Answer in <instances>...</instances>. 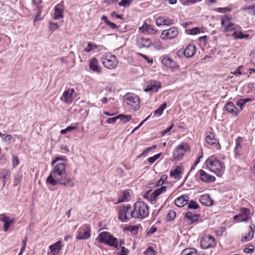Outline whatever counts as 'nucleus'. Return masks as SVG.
Wrapping results in <instances>:
<instances>
[{
  "instance_id": "nucleus-1",
  "label": "nucleus",
  "mask_w": 255,
  "mask_h": 255,
  "mask_svg": "<svg viewBox=\"0 0 255 255\" xmlns=\"http://www.w3.org/2000/svg\"><path fill=\"white\" fill-rule=\"evenodd\" d=\"M47 183L55 186L59 184L72 187L74 183L71 178L68 177L66 171V164L64 162H59L55 164L53 171L46 179Z\"/></svg>"
},
{
  "instance_id": "nucleus-2",
  "label": "nucleus",
  "mask_w": 255,
  "mask_h": 255,
  "mask_svg": "<svg viewBox=\"0 0 255 255\" xmlns=\"http://www.w3.org/2000/svg\"><path fill=\"white\" fill-rule=\"evenodd\" d=\"M130 216L133 218L143 219L148 215V206L142 201H137L134 203V209Z\"/></svg>"
},
{
  "instance_id": "nucleus-3",
  "label": "nucleus",
  "mask_w": 255,
  "mask_h": 255,
  "mask_svg": "<svg viewBox=\"0 0 255 255\" xmlns=\"http://www.w3.org/2000/svg\"><path fill=\"white\" fill-rule=\"evenodd\" d=\"M207 167L214 172L218 176L221 177L224 172L223 164L218 159L208 158L206 162Z\"/></svg>"
},
{
  "instance_id": "nucleus-4",
  "label": "nucleus",
  "mask_w": 255,
  "mask_h": 255,
  "mask_svg": "<svg viewBox=\"0 0 255 255\" xmlns=\"http://www.w3.org/2000/svg\"><path fill=\"white\" fill-rule=\"evenodd\" d=\"M101 61L104 67L109 69L116 68L119 63L116 56L110 53L103 55L101 58Z\"/></svg>"
},
{
  "instance_id": "nucleus-5",
  "label": "nucleus",
  "mask_w": 255,
  "mask_h": 255,
  "mask_svg": "<svg viewBox=\"0 0 255 255\" xmlns=\"http://www.w3.org/2000/svg\"><path fill=\"white\" fill-rule=\"evenodd\" d=\"M127 104L134 111H137L140 107V100L137 95L129 93L125 95Z\"/></svg>"
},
{
  "instance_id": "nucleus-6",
  "label": "nucleus",
  "mask_w": 255,
  "mask_h": 255,
  "mask_svg": "<svg viewBox=\"0 0 255 255\" xmlns=\"http://www.w3.org/2000/svg\"><path fill=\"white\" fill-rule=\"evenodd\" d=\"M132 211V207L130 206L121 207L119 211V219L123 222H127L129 219L132 218L130 215Z\"/></svg>"
},
{
  "instance_id": "nucleus-7",
  "label": "nucleus",
  "mask_w": 255,
  "mask_h": 255,
  "mask_svg": "<svg viewBox=\"0 0 255 255\" xmlns=\"http://www.w3.org/2000/svg\"><path fill=\"white\" fill-rule=\"evenodd\" d=\"M90 232L91 229L89 226L84 225L78 230L76 239L80 240H87L90 237Z\"/></svg>"
},
{
  "instance_id": "nucleus-8",
  "label": "nucleus",
  "mask_w": 255,
  "mask_h": 255,
  "mask_svg": "<svg viewBox=\"0 0 255 255\" xmlns=\"http://www.w3.org/2000/svg\"><path fill=\"white\" fill-rule=\"evenodd\" d=\"M178 34V28L172 27L168 29L162 31L160 37L163 40L171 39L176 37Z\"/></svg>"
},
{
  "instance_id": "nucleus-9",
  "label": "nucleus",
  "mask_w": 255,
  "mask_h": 255,
  "mask_svg": "<svg viewBox=\"0 0 255 255\" xmlns=\"http://www.w3.org/2000/svg\"><path fill=\"white\" fill-rule=\"evenodd\" d=\"M216 245L214 238L211 236H206L203 237L200 241V247L202 249H207L213 248Z\"/></svg>"
},
{
  "instance_id": "nucleus-10",
  "label": "nucleus",
  "mask_w": 255,
  "mask_h": 255,
  "mask_svg": "<svg viewBox=\"0 0 255 255\" xmlns=\"http://www.w3.org/2000/svg\"><path fill=\"white\" fill-rule=\"evenodd\" d=\"M221 25L224 28V32L231 31L236 29V25L231 22L230 18L227 16H224L222 17Z\"/></svg>"
},
{
  "instance_id": "nucleus-11",
  "label": "nucleus",
  "mask_w": 255,
  "mask_h": 255,
  "mask_svg": "<svg viewBox=\"0 0 255 255\" xmlns=\"http://www.w3.org/2000/svg\"><path fill=\"white\" fill-rule=\"evenodd\" d=\"M250 210L246 208H242L239 214L234 217V220L238 222L247 221Z\"/></svg>"
},
{
  "instance_id": "nucleus-12",
  "label": "nucleus",
  "mask_w": 255,
  "mask_h": 255,
  "mask_svg": "<svg viewBox=\"0 0 255 255\" xmlns=\"http://www.w3.org/2000/svg\"><path fill=\"white\" fill-rule=\"evenodd\" d=\"M0 221L4 223L3 229L4 232H7L10 226L15 222V220L14 218L10 219L4 214H2L0 215Z\"/></svg>"
},
{
  "instance_id": "nucleus-13",
  "label": "nucleus",
  "mask_w": 255,
  "mask_h": 255,
  "mask_svg": "<svg viewBox=\"0 0 255 255\" xmlns=\"http://www.w3.org/2000/svg\"><path fill=\"white\" fill-rule=\"evenodd\" d=\"M139 30L142 33L152 35L156 34L157 32L153 25L148 24L145 22L139 28Z\"/></svg>"
},
{
  "instance_id": "nucleus-14",
  "label": "nucleus",
  "mask_w": 255,
  "mask_h": 255,
  "mask_svg": "<svg viewBox=\"0 0 255 255\" xmlns=\"http://www.w3.org/2000/svg\"><path fill=\"white\" fill-rule=\"evenodd\" d=\"M200 179L206 183H212L215 181L216 178L214 176L211 175L207 173L205 171L200 169L199 171Z\"/></svg>"
},
{
  "instance_id": "nucleus-15",
  "label": "nucleus",
  "mask_w": 255,
  "mask_h": 255,
  "mask_svg": "<svg viewBox=\"0 0 255 255\" xmlns=\"http://www.w3.org/2000/svg\"><path fill=\"white\" fill-rule=\"evenodd\" d=\"M136 44L139 48H148L151 45V41L149 38L141 37L137 39Z\"/></svg>"
},
{
  "instance_id": "nucleus-16",
  "label": "nucleus",
  "mask_w": 255,
  "mask_h": 255,
  "mask_svg": "<svg viewBox=\"0 0 255 255\" xmlns=\"http://www.w3.org/2000/svg\"><path fill=\"white\" fill-rule=\"evenodd\" d=\"M173 23V20L164 16H159L156 20V24L158 26L162 25H170Z\"/></svg>"
},
{
  "instance_id": "nucleus-17",
  "label": "nucleus",
  "mask_w": 255,
  "mask_h": 255,
  "mask_svg": "<svg viewBox=\"0 0 255 255\" xmlns=\"http://www.w3.org/2000/svg\"><path fill=\"white\" fill-rule=\"evenodd\" d=\"M74 92V89H69L66 90L63 94V101L67 104H71L72 102V95Z\"/></svg>"
},
{
  "instance_id": "nucleus-18",
  "label": "nucleus",
  "mask_w": 255,
  "mask_h": 255,
  "mask_svg": "<svg viewBox=\"0 0 255 255\" xmlns=\"http://www.w3.org/2000/svg\"><path fill=\"white\" fill-rule=\"evenodd\" d=\"M255 226L252 224L249 226V231L247 235L242 237L241 241L242 242H246L251 241L254 237Z\"/></svg>"
},
{
  "instance_id": "nucleus-19",
  "label": "nucleus",
  "mask_w": 255,
  "mask_h": 255,
  "mask_svg": "<svg viewBox=\"0 0 255 255\" xmlns=\"http://www.w3.org/2000/svg\"><path fill=\"white\" fill-rule=\"evenodd\" d=\"M62 242L61 241H58L56 243L52 245H51L49 247V248L51 250V254L50 255H56L58 253H59L60 250L62 247Z\"/></svg>"
},
{
  "instance_id": "nucleus-20",
  "label": "nucleus",
  "mask_w": 255,
  "mask_h": 255,
  "mask_svg": "<svg viewBox=\"0 0 255 255\" xmlns=\"http://www.w3.org/2000/svg\"><path fill=\"white\" fill-rule=\"evenodd\" d=\"M166 191V186H162L161 187L155 189L150 196V199L151 201H155L157 197L162 193Z\"/></svg>"
},
{
  "instance_id": "nucleus-21",
  "label": "nucleus",
  "mask_w": 255,
  "mask_h": 255,
  "mask_svg": "<svg viewBox=\"0 0 255 255\" xmlns=\"http://www.w3.org/2000/svg\"><path fill=\"white\" fill-rule=\"evenodd\" d=\"M225 109L235 116H238V109L232 102H228L225 106Z\"/></svg>"
},
{
  "instance_id": "nucleus-22",
  "label": "nucleus",
  "mask_w": 255,
  "mask_h": 255,
  "mask_svg": "<svg viewBox=\"0 0 255 255\" xmlns=\"http://www.w3.org/2000/svg\"><path fill=\"white\" fill-rule=\"evenodd\" d=\"M196 52L195 46L189 45L183 51L184 55L187 58L192 57Z\"/></svg>"
},
{
  "instance_id": "nucleus-23",
  "label": "nucleus",
  "mask_w": 255,
  "mask_h": 255,
  "mask_svg": "<svg viewBox=\"0 0 255 255\" xmlns=\"http://www.w3.org/2000/svg\"><path fill=\"white\" fill-rule=\"evenodd\" d=\"M188 198L187 195H183L175 200V204L179 207H182L188 203Z\"/></svg>"
},
{
  "instance_id": "nucleus-24",
  "label": "nucleus",
  "mask_w": 255,
  "mask_h": 255,
  "mask_svg": "<svg viewBox=\"0 0 255 255\" xmlns=\"http://www.w3.org/2000/svg\"><path fill=\"white\" fill-rule=\"evenodd\" d=\"M205 140L208 144L211 145H215L216 146H219L218 141L217 139L215 137L214 133L210 132L209 134L206 135Z\"/></svg>"
},
{
  "instance_id": "nucleus-25",
  "label": "nucleus",
  "mask_w": 255,
  "mask_h": 255,
  "mask_svg": "<svg viewBox=\"0 0 255 255\" xmlns=\"http://www.w3.org/2000/svg\"><path fill=\"white\" fill-rule=\"evenodd\" d=\"M201 204L206 206H211L213 204V201L210 198L209 194H204L200 197Z\"/></svg>"
},
{
  "instance_id": "nucleus-26",
  "label": "nucleus",
  "mask_w": 255,
  "mask_h": 255,
  "mask_svg": "<svg viewBox=\"0 0 255 255\" xmlns=\"http://www.w3.org/2000/svg\"><path fill=\"white\" fill-rule=\"evenodd\" d=\"M162 64L166 67L174 68L175 66V62L170 57H164L161 61Z\"/></svg>"
},
{
  "instance_id": "nucleus-27",
  "label": "nucleus",
  "mask_w": 255,
  "mask_h": 255,
  "mask_svg": "<svg viewBox=\"0 0 255 255\" xmlns=\"http://www.w3.org/2000/svg\"><path fill=\"white\" fill-rule=\"evenodd\" d=\"M98 60L95 58H94L91 60L89 66L91 70L94 72L99 73L100 72V68L98 65Z\"/></svg>"
},
{
  "instance_id": "nucleus-28",
  "label": "nucleus",
  "mask_w": 255,
  "mask_h": 255,
  "mask_svg": "<svg viewBox=\"0 0 255 255\" xmlns=\"http://www.w3.org/2000/svg\"><path fill=\"white\" fill-rule=\"evenodd\" d=\"M199 217V214H193L191 212H188L185 215V217L191 221L192 223L197 221Z\"/></svg>"
},
{
  "instance_id": "nucleus-29",
  "label": "nucleus",
  "mask_w": 255,
  "mask_h": 255,
  "mask_svg": "<svg viewBox=\"0 0 255 255\" xmlns=\"http://www.w3.org/2000/svg\"><path fill=\"white\" fill-rule=\"evenodd\" d=\"M181 173V169L180 166H177L173 170H171L170 173L171 177L175 179H179L180 178V174Z\"/></svg>"
},
{
  "instance_id": "nucleus-30",
  "label": "nucleus",
  "mask_w": 255,
  "mask_h": 255,
  "mask_svg": "<svg viewBox=\"0 0 255 255\" xmlns=\"http://www.w3.org/2000/svg\"><path fill=\"white\" fill-rule=\"evenodd\" d=\"M111 235L107 232H103L99 235L100 242L101 243H106L110 238Z\"/></svg>"
},
{
  "instance_id": "nucleus-31",
  "label": "nucleus",
  "mask_w": 255,
  "mask_h": 255,
  "mask_svg": "<svg viewBox=\"0 0 255 255\" xmlns=\"http://www.w3.org/2000/svg\"><path fill=\"white\" fill-rule=\"evenodd\" d=\"M63 9L58 6L55 7V13L54 18L55 20L59 19L63 17Z\"/></svg>"
},
{
  "instance_id": "nucleus-32",
  "label": "nucleus",
  "mask_w": 255,
  "mask_h": 255,
  "mask_svg": "<svg viewBox=\"0 0 255 255\" xmlns=\"http://www.w3.org/2000/svg\"><path fill=\"white\" fill-rule=\"evenodd\" d=\"M181 255H198L197 250L194 248H187L181 252Z\"/></svg>"
},
{
  "instance_id": "nucleus-33",
  "label": "nucleus",
  "mask_w": 255,
  "mask_h": 255,
  "mask_svg": "<svg viewBox=\"0 0 255 255\" xmlns=\"http://www.w3.org/2000/svg\"><path fill=\"white\" fill-rule=\"evenodd\" d=\"M160 85H157L156 84H150V85H147L146 87L144 89V91L147 92H156L158 89L160 88Z\"/></svg>"
},
{
  "instance_id": "nucleus-34",
  "label": "nucleus",
  "mask_w": 255,
  "mask_h": 255,
  "mask_svg": "<svg viewBox=\"0 0 255 255\" xmlns=\"http://www.w3.org/2000/svg\"><path fill=\"white\" fill-rule=\"evenodd\" d=\"M106 245H108L111 247H114L116 248L118 247V239L114 237L113 236H111L110 238H109V239L108 241L106 242L105 243Z\"/></svg>"
},
{
  "instance_id": "nucleus-35",
  "label": "nucleus",
  "mask_w": 255,
  "mask_h": 255,
  "mask_svg": "<svg viewBox=\"0 0 255 255\" xmlns=\"http://www.w3.org/2000/svg\"><path fill=\"white\" fill-rule=\"evenodd\" d=\"M9 176V171L7 170L3 169L0 172V178L2 179L3 185L4 186L6 182V179Z\"/></svg>"
},
{
  "instance_id": "nucleus-36",
  "label": "nucleus",
  "mask_w": 255,
  "mask_h": 255,
  "mask_svg": "<svg viewBox=\"0 0 255 255\" xmlns=\"http://www.w3.org/2000/svg\"><path fill=\"white\" fill-rule=\"evenodd\" d=\"M173 156L175 158L180 159L184 156V152L177 147L174 150L173 152Z\"/></svg>"
},
{
  "instance_id": "nucleus-37",
  "label": "nucleus",
  "mask_w": 255,
  "mask_h": 255,
  "mask_svg": "<svg viewBox=\"0 0 255 255\" xmlns=\"http://www.w3.org/2000/svg\"><path fill=\"white\" fill-rule=\"evenodd\" d=\"M138 226H128L124 228V230L129 231L133 235H136L138 233Z\"/></svg>"
},
{
  "instance_id": "nucleus-38",
  "label": "nucleus",
  "mask_w": 255,
  "mask_h": 255,
  "mask_svg": "<svg viewBox=\"0 0 255 255\" xmlns=\"http://www.w3.org/2000/svg\"><path fill=\"white\" fill-rule=\"evenodd\" d=\"M232 35L235 39L247 38L249 37L248 34H244L242 32L237 31H234Z\"/></svg>"
},
{
  "instance_id": "nucleus-39",
  "label": "nucleus",
  "mask_w": 255,
  "mask_h": 255,
  "mask_svg": "<svg viewBox=\"0 0 255 255\" xmlns=\"http://www.w3.org/2000/svg\"><path fill=\"white\" fill-rule=\"evenodd\" d=\"M118 119H120L124 123H126L132 119V116L131 115L120 114L118 116Z\"/></svg>"
},
{
  "instance_id": "nucleus-40",
  "label": "nucleus",
  "mask_w": 255,
  "mask_h": 255,
  "mask_svg": "<svg viewBox=\"0 0 255 255\" xmlns=\"http://www.w3.org/2000/svg\"><path fill=\"white\" fill-rule=\"evenodd\" d=\"M242 9L245 11H247L248 13L251 15H255V4L251 6L243 7Z\"/></svg>"
},
{
  "instance_id": "nucleus-41",
  "label": "nucleus",
  "mask_w": 255,
  "mask_h": 255,
  "mask_svg": "<svg viewBox=\"0 0 255 255\" xmlns=\"http://www.w3.org/2000/svg\"><path fill=\"white\" fill-rule=\"evenodd\" d=\"M167 107L166 103L161 104L160 107L154 112V115L160 116L162 115L163 111Z\"/></svg>"
},
{
  "instance_id": "nucleus-42",
  "label": "nucleus",
  "mask_w": 255,
  "mask_h": 255,
  "mask_svg": "<svg viewBox=\"0 0 255 255\" xmlns=\"http://www.w3.org/2000/svg\"><path fill=\"white\" fill-rule=\"evenodd\" d=\"M242 141V139L241 137H239L236 140V146L234 149V152L235 153L236 155L238 153V149H241L242 148V146L241 145V143Z\"/></svg>"
},
{
  "instance_id": "nucleus-43",
  "label": "nucleus",
  "mask_w": 255,
  "mask_h": 255,
  "mask_svg": "<svg viewBox=\"0 0 255 255\" xmlns=\"http://www.w3.org/2000/svg\"><path fill=\"white\" fill-rule=\"evenodd\" d=\"M177 147L181 150H183V152L185 151H188L190 149L188 144L186 142L182 143L181 144H179L178 146H177Z\"/></svg>"
},
{
  "instance_id": "nucleus-44",
  "label": "nucleus",
  "mask_w": 255,
  "mask_h": 255,
  "mask_svg": "<svg viewBox=\"0 0 255 255\" xmlns=\"http://www.w3.org/2000/svg\"><path fill=\"white\" fill-rule=\"evenodd\" d=\"M129 194L128 192L127 191H124L123 193V195L119 197V199L118 200V203H121V202L125 201L127 200V199L128 198V197H129Z\"/></svg>"
},
{
  "instance_id": "nucleus-45",
  "label": "nucleus",
  "mask_w": 255,
  "mask_h": 255,
  "mask_svg": "<svg viewBox=\"0 0 255 255\" xmlns=\"http://www.w3.org/2000/svg\"><path fill=\"white\" fill-rule=\"evenodd\" d=\"M176 217V212L173 210H169L167 215V219L168 221H171L173 220Z\"/></svg>"
},
{
  "instance_id": "nucleus-46",
  "label": "nucleus",
  "mask_w": 255,
  "mask_h": 255,
  "mask_svg": "<svg viewBox=\"0 0 255 255\" xmlns=\"http://www.w3.org/2000/svg\"><path fill=\"white\" fill-rule=\"evenodd\" d=\"M133 0H122L119 3V5L121 6L127 7L130 5Z\"/></svg>"
},
{
  "instance_id": "nucleus-47",
  "label": "nucleus",
  "mask_w": 255,
  "mask_h": 255,
  "mask_svg": "<svg viewBox=\"0 0 255 255\" xmlns=\"http://www.w3.org/2000/svg\"><path fill=\"white\" fill-rule=\"evenodd\" d=\"M188 207L190 209H197L199 208V205L196 202L191 200L188 203Z\"/></svg>"
},
{
  "instance_id": "nucleus-48",
  "label": "nucleus",
  "mask_w": 255,
  "mask_h": 255,
  "mask_svg": "<svg viewBox=\"0 0 255 255\" xmlns=\"http://www.w3.org/2000/svg\"><path fill=\"white\" fill-rule=\"evenodd\" d=\"M162 153H159L155 155H154L152 157H150L148 158L147 160L148 162L150 163H153L157 159L159 158L160 155H161Z\"/></svg>"
},
{
  "instance_id": "nucleus-49",
  "label": "nucleus",
  "mask_w": 255,
  "mask_h": 255,
  "mask_svg": "<svg viewBox=\"0 0 255 255\" xmlns=\"http://www.w3.org/2000/svg\"><path fill=\"white\" fill-rule=\"evenodd\" d=\"M215 10L220 13H226L228 12H230L231 10V8L229 7H219L216 8L215 9Z\"/></svg>"
},
{
  "instance_id": "nucleus-50",
  "label": "nucleus",
  "mask_w": 255,
  "mask_h": 255,
  "mask_svg": "<svg viewBox=\"0 0 255 255\" xmlns=\"http://www.w3.org/2000/svg\"><path fill=\"white\" fill-rule=\"evenodd\" d=\"M188 33L190 35H196L200 32V29L198 27H194L187 30Z\"/></svg>"
},
{
  "instance_id": "nucleus-51",
  "label": "nucleus",
  "mask_w": 255,
  "mask_h": 255,
  "mask_svg": "<svg viewBox=\"0 0 255 255\" xmlns=\"http://www.w3.org/2000/svg\"><path fill=\"white\" fill-rule=\"evenodd\" d=\"M201 0H183V4L188 5L190 4H194L197 2L200 1Z\"/></svg>"
},
{
  "instance_id": "nucleus-52",
  "label": "nucleus",
  "mask_w": 255,
  "mask_h": 255,
  "mask_svg": "<svg viewBox=\"0 0 255 255\" xmlns=\"http://www.w3.org/2000/svg\"><path fill=\"white\" fill-rule=\"evenodd\" d=\"M174 127V124H172L168 128L166 129L161 131L160 132L161 135L162 136L165 135L167 132H169Z\"/></svg>"
},
{
  "instance_id": "nucleus-53",
  "label": "nucleus",
  "mask_w": 255,
  "mask_h": 255,
  "mask_svg": "<svg viewBox=\"0 0 255 255\" xmlns=\"http://www.w3.org/2000/svg\"><path fill=\"white\" fill-rule=\"evenodd\" d=\"M154 252L153 249L149 247L146 249V251L144 252V254L146 255H154Z\"/></svg>"
},
{
  "instance_id": "nucleus-54",
  "label": "nucleus",
  "mask_w": 255,
  "mask_h": 255,
  "mask_svg": "<svg viewBox=\"0 0 255 255\" xmlns=\"http://www.w3.org/2000/svg\"><path fill=\"white\" fill-rule=\"evenodd\" d=\"M255 247L253 245H250L248 247H246L244 249V251L246 253H251L254 251Z\"/></svg>"
},
{
  "instance_id": "nucleus-55",
  "label": "nucleus",
  "mask_w": 255,
  "mask_h": 255,
  "mask_svg": "<svg viewBox=\"0 0 255 255\" xmlns=\"http://www.w3.org/2000/svg\"><path fill=\"white\" fill-rule=\"evenodd\" d=\"M138 55L141 57L143 58L148 63H152L153 62L152 59L149 58L147 56L145 55L142 53H138Z\"/></svg>"
},
{
  "instance_id": "nucleus-56",
  "label": "nucleus",
  "mask_w": 255,
  "mask_h": 255,
  "mask_svg": "<svg viewBox=\"0 0 255 255\" xmlns=\"http://www.w3.org/2000/svg\"><path fill=\"white\" fill-rule=\"evenodd\" d=\"M242 68V66H239L237 69L234 72H232L233 74L236 75V76H238L242 74V72L241 71V68Z\"/></svg>"
},
{
  "instance_id": "nucleus-57",
  "label": "nucleus",
  "mask_w": 255,
  "mask_h": 255,
  "mask_svg": "<svg viewBox=\"0 0 255 255\" xmlns=\"http://www.w3.org/2000/svg\"><path fill=\"white\" fill-rule=\"evenodd\" d=\"M92 46H93V44L91 42H89L88 44L87 47L84 49V51L86 52H89L92 50H94V48H92Z\"/></svg>"
},
{
  "instance_id": "nucleus-58",
  "label": "nucleus",
  "mask_w": 255,
  "mask_h": 255,
  "mask_svg": "<svg viewBox=\"0 0 255 255\" xmlns=\"http://www.w3.org/2000/svg\"><path fill=\"white\" fill-rule=\"evenodd\" d=\"M149 152H150V150H149V148H148H148H146L145 150H144L143 151V152H142L141 154H140L138 155V157L139 158H140V157H142V156H146V155H147V154H148Z\"/></svg>"
},
{
  "instance_id": "nucleus-59",
  "label": "nucleus",
  "mask_w": 255,
  "mask_h": 255,
  "mask_svg": "<svg viewBox=\"0 0 255 255\" xmlns=\"http://www.w3.org/2000/svg\"><path fill=\"white\" fill-rule=\"evenodd\" d=\"M19 160L16 156H13L12 158V164L13 167H16L17 165L19 164Z\"/></svg>"
},
{
  "instance_id": "nucleus-60",
  "label": "nucleus",
  "mask_w": 255,
  "mask_h": 255,
  "mask_svg": "<svg viewBox=\"0 0 255 255\" xmlns=\"http://www.w3.org/2000/svg\"><path fill=\"white\" fill-rule=\"evenodd\" d=\"M2 136L5 141H9L12 138V136L10 134H2Z\"/></svg>"
},
{
  "instance_id": "nucleus-61",
  "label": "nucleus",
  "mask_w": 255,
  "mask_h": 255,
  "mask_svg": "<svg viewBox=\"0 0 255 255\" xmlns=\"http://www.w3.org/2000/svg\"><path fill=\"white\" fill-rule=\"evenodd\" d=\"M117 120H118V116L112 118L108 119L107 120V122L108 124H114L116 122Z\"/></svg>"
},
{
  "instance_id": "nucleus-62",
  "label": "nucleus",
  "mask_w": 255,
  "mask_h": 255,
  "mask_svg": "<svg viewBox=\"0 0 255 255\" xmlns=\"http://www.w3.org/2000/svg\"><path fill=\"white\" fill-rule=\"evenodd\" d=\"M106 24L113 29L117 28L118 27L114 23L111 22L110 21L107 22Z\"/></svg>"
},
{
  "instance_id": "nucleus-63",
  "label": "nucleus",
  "mask_w": 255,
  "mask_h": 255,
  "mask_svg": "<svg viewBox=\"0 0 255 255\" xmlns=\"http://www.w3.org/2000/svg\"><path fill=\"white\" fill-rule=\"evenodd\" d=\"M59 60L61 62L64 63L66 66L69 64V62L66 57H60L57 59V60Z\"/></svg>"
},
{
  "instance_id": "nucleus-64",
  "label": "nucleus",
  "mask_w": 255,
  "mask_h": 255,
  "mask_svg": "<svg viewBox=\"0 0 255 255\" xmlns=\"http://www.w3.org/2000/svg\"><path fill=\"white\" fill-rule=\"evenodd\" d=\"M127 251L126 248L124 246L122 247V250L120 253H118V255H127Z\"/></svg>"
}]
</instances>
